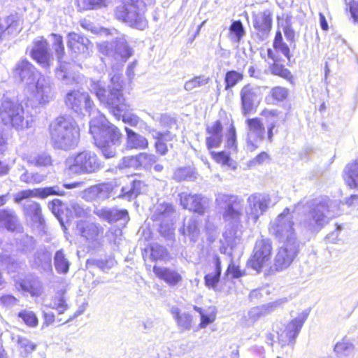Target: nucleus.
Masks as SVG:
<instances>
[{
	"label": "nucleus",
	"mask_w": 358,
	"mask_h": 358,
	"mask_svg": "<svg viewBox=\"0 0 358 358\" xmlns=\"http://www.w3.org/2000/svg\"><path fill=\"white\" fill-rule=\"evenodd\" d=\"M0 117L5 125L16 130L31 127L32 119L27 114L22 105L15 99L3 96L0 106Z\"/></svg>",
	"instance_id": "423d86ee"
},
{
	"label": "nucleus",
	"mask_w": 358,
	"mask_h": 358,
	"mask_svg": "<svg viewBox=\"0 0 358 358\" xmlns=\"http://www.w3.org/2000/svg\"><path fill=\"white\" fill-rule=\"evenodd\" d=\"M24 210L25 215L31 219L35 224L42 225L44 219L41 213V208L38 203L33 201H27L24 204Z\"/></svg>",
	"instance_id": "c9c22d12"
},
{
	"label": "nucleus",
	"mask_w": 358,
	"mask_h": 358,
	"mask_svg": "<svg viewBox=\"0 0 358 358\" xmlns=\"http://www.w3.org/2000/svg\"><path fill=\"white\" fill-rule=\"evenodd\" d=\"M32 88H34V96L40 104H45L53 99L52 83L49 78L39 76L30 90Z\"/></svg>",
	"instance_id": "4be33fe9"
},
{
	"label": "nucleus",
	"mask_w": 358,
	"mask_h": 358,
	"mask_svg": "<svg viewBox=\"0 0 358 358\" xmlns=\"http://www.w3.org/2000/svg\"><path fill=\"white\" fill-rule=\"evenodd\" d=\"M247 203L245 212L248 218L256 222L259 216L266 210L270 199L267 195L254 194L248 198Z\"/></svg>",
	"instance_id": "6ab92c4d"
},
{
	"label": "nucleus",
	"mask_w": 358,
	"mask_h": 358,
	"mask_svg": "<svg viewBox=\"0 0 358 358\" xmlns=\"http://www.w3.org/2000/svg\"><path fill=\"white\" fill-rule=\"evenodd\" d=\"M171 313L176 320V324L181 331H189L193 327V317L189 313H181L180 309L173 306L171 309Z\"/></svg>",
	"instance_id": "473e14b6"
},
{
	"label": "nucleus",
	"mask_w": 358,
	"mask_h": 358,
	"mask_svg": "<svg viewBox=\"0 0 358 358\" xmlns=\"http://www.w3.org/2000/svg\"><path fill=\"white\" fill-rule=\"evenodd\" d=\"M64 192L58 186L36 188L34 189H25L19 192L15 196V201L20 203L22 200L31 197L46 198L51 195H63Z\"/></svg>",
	"instance_id": "393cba45"
},
{
	"label": "nucleus",
	"mask_w": 358,
	"mask_h": 358,
	"mask_svg": "<svg viewBox=\"0 0 358 358\" xmlns=\"http://www.w3.org/2000/svg\"><path fill=\"white\" fill-rule=\"evenodd\" d=\"M214 269L204 277L205 285L210 289H215L220 281L221 274V262L218 257L214 260Z\"/></svg>",
	"instance_id": "4c0bfd02"
},
{
	"label": "nucleus",
	"mask_w": 358,
	"mask_h": 358,
	"mask_svg": "<svg viewBox=\"0 0 358 358\" xmlns=\"http://www.w3.org/2000/svg\"><path fill=\"white\" fill-rule=\"evenodd\" d=\"M345 173L348 185L351 188H358V158L345 167Z\"/></svg>",
	"instance_id": "58836bf2"
},
{
	"label": "nucleus",
	"mask_w": 358,
	"mask_h": 358,
	"mask_svg": "<svg viewBox=\"0 0 358 358\" xmlns=\"http://www.w3.org/2000/svg\"><path fill=\"white\" fill-rule=\"evenodd\" d=\"M67 45L76 54H85L92 47L89 39L76 32L67 35Z\"/></svg>",
	"instance_id": "bb28decb"
},
{
	"label": "nucleus",
	"mask_w": 358,
	"mask_h": 358,
	"mask_svg": "<svg viewBox=\"0 0 358 358\" xmlns=\"http://www.w3.org/2000/svg\"><path fill=\"white\" fill-rule=\"evenodd\" d=\"M50 36L52 38V50L56 54L58 62L61 63L64 55V46L62 36L56 34H52Z\"/></svg>",
	"instance_id": "a18cd8bd"
},
{
	"label": "nucleus",
	"mask_w": 358,
	"mask_h": 358,
	"mask_svg": "<svg viewBox=\"0 0 358 358\" xmlns=\"http://www.w3.org/2000/svg\"><path fill=\"white\" fill-rule=\"evenodd\" d=\"M230 38L231 41L239 43L245 36V31L240 20L234 21L229 27Z\"/></svg>",
	"instance_id": "37998d69"
},
{
	"label": "nucleus",
	"mask_w": 358,
	"mask_h": 358,
	"mask_svg": "<svg viewBox=\"0 0 358 358\" xmlns=\"http://www.w3.org/2000/svg\"><path fill=\"white\" fill-rule=\"evenodd\" d=\"M54 266L57 273L60 274H66L69 272L70 262L62 249L55 252L54 256Z\"/></svg>",
	"instance_id": "ea45409f"
},
{
	"label": "nucleus",
	"mask_w": 358,
	"mask_h": 358,
	"mask_svg": "<svg viewBox=\"0 0 358 358\" xmlns=\"http://www.w3.org/2000/svg\"><path fill=\"white\" fill-rule=\"evenodd\" d=\"M93 213L103 221L110 224L119 222L122 227H124L129 220L127 210L117 208L95 206Z\"/></svg>",
	"instance_id": "aec40b11"
},
{
	"label": "nucleus",
	"mask_w": 358,
	"mask_h": 358,
	"mask_svg": "<svg viewBox=\"0 0 358 358\" xmlns=\"http://www.w3.org/2000/svg\"><path fill=\"white\" fill-rule=\"evenodd\" d=\"M121 234L122 231L120 229H115L113 230L111 228L106 232V236L108 237V240L110 242H113L115 244H118L121 239Z\"/></svg>",
	"instance_id": "338daca9"
},
{
	"label": "nucleus",
	"mask_w": 358,
	"mask_h": 358,
	"mask_svg": "<svg viewBox=\"0 0 358 358\" xmlns=\"http://www.w3.org/2000/svg\"><path fill=\"white\" fill-rule=\"evenodd\" d=\"M180 232L184 236L188 237L190 241H197L200 236L199 220L194 216L185 218Z\"/></svg>",
	"instance_id": "c756f323"
},
{
	"label": "nucleus",
	"mask_w": 358,
	"mask_h": 358,
	"mask_svg": "<svg viewBox=\"0 0 358 358\" xmlns=\"http://www.w3.org/2000/svg\"><path fill=\"white\" fill-rule=\"evenodd\" d=\"M33 264L34 266L41 268L43 271H52L50 253L44 250L36 251L34 255Z\"/></svg>",
	"instance_id": "e433bc0d"
},
{
	"label": "nucleus",
	"mask_w": 358,
	"mask_h": 358,
	"mask_svg": "<svg viewBox=\"0 0 358 358\" xmlns=\"http://www.w3.org/2000/svg\"><path fill=\"white\" fill-rule=\"evenodd\" d=\"M124 131L126 132L125 146L127 150H145L148 148L149 143L145 137L127 127Z\"/></svg>",
	"instance_id": "7c9ffc66"
},
{
	"label": "nucleus",
	"mask_w": 358,
	"mask_h": 358,
	"mask_svg": "<svg viewBox=\"0 0 358 358\" xmlns=\"http://www.w3.org/2000/svg\"><path fill=\"white\" fill-rule=\"evenodd\" d=\"M196 178L197 173L195 169L190 166L178 168L173 174V179L178 182L185 180H194Z\"/></svg>",
	"instance_id": "a19ab883"
},
{
	"label": "nucleus",
	"mask_w": 358,
	"mask_h": 358,
	"mask_svg": "<svg viewBox=\"0 0 358 358\" xmlns=\"http://www.w3.org/2000/svg\"><path fill=\"white\" fill-rule=\"evenodd\" d=\"M309 311L303 310L292 320L280 333L278 334L279 343L282 346L294 343L301 329L306 321Z\"/></svg>",
	"instance_id": "ddd939ff"
},
{
	"label": "nucleus",
	"mask_w": 358,
	"mask_h": 358,
	"mask_svg": "<svg viewBox=\"0 0 358 358\" xmlns=\"http://www.w3.org/2000/svg\"><path fill=\"white\" fill-rule=\"evenodd\" d=\"M254 28L263 36H267L272 27L271 12L266 9L259 13H252Z\"/></svg>",
	"instance_id": "a878e982"
},
{
	"label": "nucleus",
	"mask_w": 358,
	"mask_h": 358,
	"mask_svg": "<svg viewBox=\"0 0 358 358\" xmlns=\"http://www.w3.org/2000/svg\"><path fill=\"white\" fill-rule=\"evenodd\" d=\"M261 115L266 119L267 138L269 142H272L274 134L277 133L275 129L279 124L280 113L277 110L265 109L262 110Z\"/></svg>",
	"instance_id": "72a5a7b5"
},
{
	"label": "nucleus",
	"mask_w": 358,
	"mask_h": 358,
	"mask_svg": "<svg viewBox=\"0 0 358 358\" xmlns=\"http://www.w3.org/2000/svg\"><path fill=\"white\" fill-rule=\"evenodd\" d=\"M30 55L38 64L43 68H49L54 58L48 51V43L43 36L37 37L33 42Z\"/></svg>",
	"instance_id": "a211bd4d"
},
{
	"label": "nucleus",
	"mask_w": 358,
	"mask_h": 358,
	"mask_svg": "<svg viewBox=\"0 0 358 358\" xmlns=\"http://www.w3.org/2000/svg\"><path fill=\"white\" fill-rule=\"evenodd\" d=\"M264 317L260 306L252 308L248 310L244 318L248 324H252L260 317Z\"/></svg>",
	"instance_id": "13d9d810"
},
{
	"label": "nucleus",
	"mask_w": 358,
	"mask_h": 358,
	"mask_svg": "<svg viewBox=\"0 0 358 358\" xmlns=\"http://www.w3.org/2000/svg\"><path fill=\"white\" fill-rule=\"evenodd\" d=\"M17 345L22 356L27 357L29 353L33 352L36 348V345L32 343L26 338L19 337L17 339Z\"/></svg>",
	"instance_id": "6e6d98bb"
},
{
	"label": "nucleus",
	"mask_w": 358,
	"mask_h": 358,
	"mask_svg": "<svg viewBox=\"0 0 358 358\" xmlns=\"http://www.w3.org/2000/svg\"><path fill=\"white\" fill-rule=\"evenodd\" d=\"M18 317L29 327H34L38 325V318L36 314L29 310H23L18 313Z\"/></svg>",
	"instance_id": "4d7b16f0"
},
{
	"label": "nucleus",
	"mask_w": 358,
	"mask_h": 358,
	"mask_svg": "<svg viewBox=\"0 0 358 358\" xmlns=\"http://www.w3.org/2000/svg\"><path fill=\"white\" fill-rule=\"evenodd\" d=\"M353 348L354 346L350 341L343 339L336 344L334 351L337 354L347 355L353 350Z\"/></svg>",
	"instance_id": "bf43d9fd"
},
{
	"label": "nucleus",
	"mask_w": 358,
	"mask_h": 358,
	"mask_svg": "<svg viewBox=\"0 0 358 358\" xmlns=\"http://www.w3.org/2000/svg\"><path fill=\"white\" fill-rule=\"evenodd\" d=\"M90 132L93 136L95 145L106 158L115 156L117 148L120 146L122 139V134L117 127L97 111L90 120Z\"/></svg>",
	"instance_id": "f03ea898"
},
{
	"label": "nucleus",
	"mask_w": 358,
	"mask_h": 358,
	"mask_svg": "<svg viewBox=\"0 0 358 358\" xmlns=\"http://www.w3.org/2000/svg\"><path fill=\"white\" fill-rule=\"evenodd\" d=\"M287 302V299L286 298L278 299L274 301L263 304L260 306V308L262 309L264 316H266L272 313L277 308H281Z\"/></svg>",
	"instance_id": "09e8293b"
},
{
	"label": "nucleus",
	"mask_w": 358,
	"mask_h": 358,
	"mask_svg": "<svg viewBox=\"0 0 358 358\" xmlns=\"http://www.w3.org/2000/svg\"><path fill=\"white\" fill-rule=\"evenodd\" d=\"M20 31L19 22L14 16L0 20V42L8 35L14 34Z\"/></svg>",
	"instance_id": "f704fd0d"
},
{
	"label": "nucleus",
	"mask_w": 358,
	"mask_h": 358,
	"mask_svg": "<svg viewBox=\"0 0 358 358\" xmlns=\"http://www.w3.org/2000/svg\"><path fill=\"white\" fill-rule=\"evenodd\" d=\"M207 136L206 143L208 149L220 147L222 141V125L219 120L213 122L206 127Z\"/></svg>",
	"instance_id": "cd10ccee"
},
{
	"label": "nucleus",
	"mask_w": 358,
	"mask_h": 358,
	"mask_svg": "<svg viewBox=\"0 0 358 358\" xmlns=\"http://www.w3.org/2000/svg\"><path fill=\"white\" fill-rule=\"evenodd\" d=\"M175 210L173 206L168 203H158L152 220L160 222L159 231L163 235H169L173 230Z\"/></svg>",
	"instance_id": "dca6fc26"
},
{
	"label": "nucleus",
	"mask_w": 358,
	"mask_h": 358,
	"mask_svg": "<svg viewBox=\"0 0 358 358\" xmlns=\"http://www.w3.org/2000/svg\"><path fill=\"white\" fill-rule=\"evenodd\" d=\"M152 136L156 141L159 140H172L173 135L167 130L164 132L158 131L156 129H152L151 131Z\"/></svg>",
	"instance_id": "774afa93"
},
{
	"label": "nucleus",
	"mask_w": 358,
	"mask_h": 358,
	"mask_svg": "<svg viewBox=\"0 0 358 358\" xmlns=\"http://www.w3.org/2000/svg\"><path fill=\"white\" fill-rule=\"evenodd\" d=\"M301 204L299 202L294 206L292 211L285 208L273 220L270 222L269 232L280 242L298 241L295 229L292 213Z\"/></svg>",
	"instance_id": "0eeeda50"
},
{
	"label": "nucleus",
	"mask_w": 358,
	"mask_h": 358,
	"mask_svg": "<svg viewBox=\"0 0 358 358\" xmlns=\"http://www.w3.org/2000/svg\"><path fill=\"white\" fill-rule=\"evenodd\" d=\"M115 261L112 258L87 260V264L95 266L105 273H107L115 265Z\"/></svg>",
	"instance_id": "8fccbe9b"
},
{
	"label": "nucleus",
	"mask_w": 358,
	"mask_h": 358,
	"mask_svg": "<svg viewBox=\"0 0 358 358\" xmlns=\"http://www.w3.org/2000/svg\"><path fill=\"white\" fill-rule=\"evenodd\" d=\"M248 125L247 148L253 151L258 148L265 138V128L258 118L246 120Z\"/></svg>",
	"instance_id": "f3484780"
},
{
	"label": "nucleus",
	"mask_w": 358,
	"mask_h": 358,
	"mask_svg": "<svg viewBox=\"0 0 358 358\" xmlns=\"http://www.w3.org/2000/svg\"><path fill=\"white\" fill-rule=\"evenodd\" d=\"M49 306L56 309L59 314L64 313L68 308L66 300L62 295L55 297L50 303Z\"/></svg>",
	"instance_id": "052dcab7"
},
{
	"label": "nucleus",
	"mask_w": 358,
	"mask_h": 358,
	"mask_svg": "<svg viewBox=\"0 0 358 358\" xmlns=\"http://www.w3.org/2000/svg\"><path fill=\"white\" fill-rule=\"evenodd\" d=\"M153 272L157 278L171 287L176 286L182 281V276L175 269L155 266Z\"/></svg>",
	"instance_id": "c85d7f7f"
},
{
	"label": "nucleus",
	"mask_w": 358,
	"mask_h": 358,
	"mask_svg": "<svg viewBox=\"0 0 358 358\" xmlns=\"http://www.w3.org/2000/svg\"><path fill=\"white\" fill-rule=\"evenodd\" d=\"M52 146L59 150L74 149L80 139V129L76 122L69 117H58L49 126Z\"/></svg>",
	"instance_id": "7ed1b4c3"
},
{
	"label": "nucleus",
	"mask_w": 358,
	"mask_h": 358,
	"mask_svg": "<svg viewBox=\"0 0 358 358\" xmlns=\"http://www.w3.org/2000/svg\"><path fill=\"white\" fill-rule=\"evenodd\" d=\"M241 110L243 115L250 114L262 98L261 87L252 84L244 85L240 91Z\"/></svg>",
	"instance_id": "4468645a"
},
{
	"label": "nucleus",
	"mask_w": 358,
	"mask_h": 358,
	"mask_svg": "<svg viewBox=\"0 0 358 358\" xmlns=\"http://www.w3.org/2000/svg\"><path fill=\"white\" fill-rule=\"evenodd\" d=\"M270 71L272 74L280 76L287 80H291L292 75L291 72L286 69L283 65L278 63H274L270 68Z\"/></svg>",
	"instance_id": "5fc2aeb1"
},
{
	"label": "nucleus",
	"mask_w": 358,
	"mask_h": 358,
	"mask_svg": "<svg viewBox=\"0 0 358 358\" xmlns=\"http://www.w3.org/2000/svg\"><path fill=\"white\" fill-rule=\"evenodd\" d=\"M307 204L309 210L300 220L299 225L306 231L317 233L335 216L334 203L329 199H317Z\"/></svg>",
	"instance_id": "20e7f679"
},
{
	"label": "nucleus",
	"mask_w": 358,
	"mask_h": 358,
	"mask_svg": "<svg viewBox=\"0 0 358 358\" xmlns=\"http://www.w3.org/2000/svg\"><path fill=\"white\" fill-rule=\"evenodd\" d=\"M209 82V78L199 76L185 83L184 88L187 91H192L196 87L206 85Z\"/></svg>",
	"instance_id": "603ef678"
},
{
	"label": "nucleus",
	"mask_w": 358,
	"mask_h": 358,
	"mask_svg": "<svg viewBox=\"0 0 358 358\" xmlns=\"http://www.w3.org/2000/svg\"><path fill=\"white\" fill-rule=\"evenodd\" d=\"M111 86L108 90L104 87V83L99 80L91 79L89 83V89L92 92L95 93L101 103L107 106L113 112L117 119L122 117V121L131 127H136L140 122L139 117L131 113H129V106L125 103L122 92V85L121 77L118 74L114 75L111 79Z\"/></svg>",
	"instance_id": "f257e3e1"
},
{
	"label": "nucleus",
	"mask_w": 358,
	"mask_h": 358,
	"mask_svg": "<svg viewBox=\"0 0 358 358\" xmlns=\"http://www.w3.org/2000/svg\"><path fill=\"white\" fill-rule=\"evenodd\" d=\"M215 204L223 210L224 220L238 227L243 215V199L234 194L218 193Z\"/></svg>",
	"instance_id": "6e6552de"
},
{
	"label": "nucleus",
	"mask_w": 358,
	"mask_h": 358,
	"mask_svg": "<svg viewBox=\"0 0 358 358\" xmlns=\"http://www.w3.org/2000/svg\"><path fill=\"white\" fill-rule=\"evenodd\" d=\"M151 257L153 260L163 259L167 256L166 249L158 244H153L151 247Z\"/></svg>",
	"instance_id": "680f3d73"
},
{
	"label": "nucleus",
	"mask_w": 358,
	"mask_h": 358,
	"mask_svg": "<svg viewBox=\"0 0 358 358\" xmlns=\"http://www.w3.org/2000/svg\"><path fill=\"white\" fill-rule=\"evenodd\" d=\"M115 187L116 185L114 182H108L97 185L99 200L103 201L108 199Z\"/></svg>",
	"instance_id": "de8ad7c7"
},
{
	"label": "nucleus",
	"mask_w": 358,
	"mask_h": 358,
	"mask_svg": "<svg viewBox=\"0 0 358 358\" xmlns=\"http://www.w3.org/2000/svg\"><path fill=\"white\" fill-rule=\"evenodd\" d=\"M271 95L274 99L281 101L287 98L288 91L285 87H275L271 90Z\"/></svg>",
	"instance_id": "e2e57ef3"
},
{
	"label": "nucleus",
	"mask_w": 358,
	"mask_h": 358,
	"mask_svg": "<svg viewBox=\"0 0 358 358\" xmlns=\"http://www.w3.org/2000/svg\"><path fill=\"white\" fill-rule=\"evenodd\" d=\"M65 166L70 173L74 174H91L101 168L97 155L89 150L70 155L65 161Z\"/></svg>",
	"instance_id": "1a4fd4ad"
},
{
	"label": "nucleus",
	"mask_w": 358,
	"mask_h": 358,
	"mask_svg": "<svg viewBox=\"0 0 358 358\" xmlns=\"http://www.w3.org/2000/svg\"><path fill=\"white\" fill-rule=\"evenodd\" d=\"M272 244L268 238H261L256 241L253 255L249 264L255 271H260L268 264L271 259Z\"/></svg>",
	"instance_id": "9b49d317"
},
{
	"label": "nucleus",
	"mask_w": 358,
	"mask_h": 358,
	"mask_svg": "<svg viewBox=\"0 0 358 358\" xmlns=\"http://www.w3.org/2000/svg\"><path fill=\"white\" fill-rule=\"evenodd\" d=\"M76 230L92 247H100L103 244V228L97 223L80 221Z\"/></svg>",
	"instance_id": "2eb2a0df"
},
{
	"label": "nucleus",
	"mask_w": 358,
	"mask_h": 358,
	"mask_svg": "<svg viewBox=\"0 0 358 358\" xmlns=\"http://www.w3.org/2000/svg\"><path fill=\"white\" fill-rule=\"evenodd\" d=\"M27 162L36 166H48L52 164L51 157L46 153H41L27 157Z\"/></svg>",
	"instance_id": "79ce46f5"
},
{
	"label": "nucleus",
	"mask_w": 358,
	"mask_h": 358,
	"mask_svg": "<svg viewBox=\"0 0 358 358\" xmlns=\"http://www.w3.org/2000/svg\"><path fill=\"white\" fill-rule=\"evenodd\" d=\"M103 43L99 45V50L106 55H113L116 59H122L124 61L127 59L132 55V50L127 44V39L124 35L115 38L113 44Z\"/></svg>",
	"instance_id": "412c9836"
},
{
	"label": "nucleus",
	"mask_w": 358,
	"mask_h": 358,
	"mask_svg": "<svg viewBox=\"0 0 358 358\" xmlns=\"http://www.w3.org/2000/svg\"><path fill=\"white\" fill-rule=\"evenodd\" d=\"M82 196L87 201L99 200V191L97 185L92 186L84 190Z\"/></svg>",
	"instance_id": "0e129e2a"
},
{
	"label": "nucleus",
	"mask_w": 358,
	"mask_h": 358,
	"mask_svg": "<svg viewBox=\"0 0 358 358\" xmlns=\"http://www.w3.org/2000/svg\"><path fill=\"white\" fill-rule=\"evenodd\" d=\"M66 105L76 113H82L85 110L89 113H95L93 111L94 103L87 92L82 89L71 90L66 94L65 98Z\"/></svg>",
	"instance_id": "9d476101"
},
{
	"label": "nucleus",
	"mask_w": 358,
	"mask_h": 358,
	"mask_svg": "<svg viewBox=\"0 0 358 358\" xmlns=\"http://www.w3.org/2000/svg\"><path fill=\"white\" fill-rule=\"evenodd\" d=\"M157 159V157L153 154L141 152L135 157L124 158V162L127 166L138 165L145 169H150Z\"/></svg>",
	"instance_id": "2f4dec72"
},
{
	"label": "nucleus",
	"mask_w": 358,
	"mask_h": 358,
	"mask_svg": "<svg viewBox=\"0 0 358 358\" xmlns=\"http://www.w3.org/2000/svg\"><path fill=\"white\" fill-rule=\"evenodd\" d=\"M180 204L185 209H188L199 214H203L208 207V200L201 194H192L182 192L179 194Z\"/></svg>",
	"instance_id": "5701e85b"
},
{
	"label": "nucleus",
	"mask_w": 358,
	"mask_h": 358,
	"mask_svg": "<svg viewBox=\"0 0 358 358\" xmlns=\"http://www.w3.org/2000/svg\"><path fill=\"white\" fill-rule=\"evenodd\" d=\"M14 73L29 89H31L37 78L41 76L36 68L27 60L19 62L16 64Z\"/></svg>",
	"instance_id": "b1692460"
},
{
	"label": "nucleus",
	"mask_w": 358,
	"mask_h": 358,
	"mask_svg": "<svg viewBox=\"0 0 358 358\" xmlns=\"http://www.w3.org/2000/svg\"><path fill=\"white\" fill-rule=\"evenodd\" d=\"M243 78L242 73L236 71H229L225 76V89L228 90L234 87L238 82L241 81Z\"/></svg>",
	"instance_id": "864d4df0"
},
{
	"label": "nucleus",
	"mask_w": 358,
	"mask_h": 358,
	"mask_svg": "<svg viewBox=\"0 0 358 358\" xmlns=\"http://www.w3.org/2000/svg\"><path fill=\"white\" fill-rule=\"evenodd\" d=\"M0 220L3 222L8 230L14 231L17 228V218L12 213L8 211L1 212Z\"/></svg>",
	"instance_id": "3c124183"
},
{
	"label": "nucleus",
	"mask_w": 358,
	"mask_h": 358,
	"mask_svg": "<svg viewBox=\"0 0 358 358\" xmlns=\"http://www.w3.org/2000/svg\"><path fill=\"white\" fill-rule=\"evenodd\" d=\"M284 245L278 250L274 258L273 267L281 271L287 268L293 262L299 252V242H283Z\"/></svg>",
	"instance_id": "f8f14e48"
},
{
	"label": "nucleus",
	"mask_w": 358,
	"mask_h": 358,
	"mask_svg": "<svg viewBox=\"0 0 358 358\" xmlns=\"http://www.w3.org/2000/svg\"><path fill=\"white\" fill-rule=\"evenodd\" d=\"M227 147L230 149L235 150L236 149V133L235 127L231 124L227 137Z\"/></svg>",
	"instance_id": "69168bd1"
},
{
	"label": "nucleus",
	"mask_w": 358,
	"mask_h": 358,
	"mask_svg": "<svg viewBox=\"0 0 358 358\" xmlns=\"http://www.w3.org/2000/svg\"><path fill=\"white\" fill-rule=\"evenodd\" d=\"M46 176L39 173H31L27 170L20 176L21 182L27 184H38L45 180Z\"/></svg>",
	"instance_id": "49530a36"
},
{
	"label": "nucleus",
	"mask_w": 358,
	"mask_h": 358,
	"mask_svg": "<svg viewBox=\"0 0 358 358\" xmlns=\"http://www.w3.org/2000/svg\"><path fill=\"white\" fill-rule=\"evenodd\" d=\"M145 3L143 0H122V3L114 10L115 18L128 26L144 30L148 21L144 16Z\"/></svg>",
	"instance_id": "39448f33"
},
{
	"label": "nucleus",
	"mask_w": 358,
	"mask_h": 358,
	"mask_svg": "<svg viewBox=\"0 0 358 358\" xmlns=\"http://www.w3.org/2000/svg\"><path fill=\"white\" fill-rule=\"evenodd\" d=\"M78 6L83 10L99 9L106 7L110 3L109 0H78Z\"/></svg>",
	"instance_id": "c03bdc74"
}]
</instances>
